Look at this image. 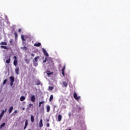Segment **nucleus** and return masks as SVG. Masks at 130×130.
Listing matches in <instances>:
<instances>
[{
    "mask_svg": "<svg viewBox=\"0 0 130 130\" xmlns=\"http://www.w3.org/2000/svg\"><path fill=\"white\" fill-rule=\"evenodd\" d=\"M61 118H62V117L61 116V115H58V121H61Z\"/></svg>",
    "mask_w": 130,
    "mask_h": 130,
    "instance_id": "nucleus-14",
    "label": "nucleus"
},
{
    "mask_svg": "<svg viewBox=\"0 0 130 130\" xmlns=\"http://www.w3.org/2000/svg\"><path fill=\"white\" fill-rule=\"evenodd\" d=\"M21 38L22 41H26V40L25 39V38H24V35H22L21 36Z\"/></svg>",
    "mask_w": 130,
    "mask_h": 130,
    "instance_id": "nucleus-21",
    "label": "nucleus"
},
{
    "mask_svg": "<svg viewBox=\"0 0 130 130\" xmlns=\"http://www.w3.org/2000/svg\"><path fill=\"white\" fill-rule=\"evenodd\" d=\"M53 73L52 72H50V71H48L47 72V75L48 76H50V75H52Z\"/></svg>",
    "mask_w": 130,
    "mask_h": 130,
    "instance_id": "nucleus-30",
    "label": "nucleus"
},
{
    "mask_svg": "<svg viewBox=\"0 0 130 130\" xmlns=\"http://www.w3.org/2000/svg\"><path fill=\"white\" fill-rule=\"evenodd\" d=\"M29 108H31V106H33V104H30L29 105Z\"/></svg>",
    "mask_w": 130,
    "mask_h": 130,
    "instance_id": "nucleus-37",
    "label": "nucleus"
},
{
    "mask_svg": "<svg viewBox=\"0 0 130 130\" xmlns=\"http://www.w3.org/2000/svg\"><path fill=\"white\" fill-rule=\"evenodd\" d=\"M4 114H5V110H2L1 114H0V120L2 119V117L4 116Z\"/></svg>",
    "mask_w": 130,
    "mask_h": 130,
    "instance_id": "nucleus-7",
    "label": "nucleus"
},
{
    "mask_svg": "<svg viewBox=\"0 0 130 130\" xmlns=\"http://www.w3.org/2000/svg\"><path fill=\"white\" fill-rule=\"evenodd\" d=\"M41 83V82H40V80H36V85H37V86H39V85H40Z\"/></svg>",
    "mask_w": 130,
    "mask_h": 130,
    "instance_id": "nucleus-12",
    "label": "nucleus"
},
{
    "mask_svg": "<svg viewBox=\"0 0 130 130\" xmlns=\"http://www.w3.org/2000/svg\"><path fill=\"white\" fill-rule=\"evenodd\" d=\"M53 99V95L51 94L50 96L49 101H51Z\"/></svg>",
    "mask_w": 130,
    "mask_h": 130,
    "instance_id": "nucleus-28",
    "label": "nucleus"
},
{
    "mask_svg": "<svg viewBox=\"0 0 130 130\" xmlns=\"http://www.w3.org/2000/svg\"><path fill=\"white\" fill-rule=\"evenodd\" d=\"M54 88V87L53 86H49L48 90L51 91L52 90H53Z\"/></svg>",
    "mask_w": 130,
    "mask_h": 130,
    "instance_id": "nucleus-23",
    "label": "nucleus"
},
{
    "mask_svg": "<svg viewBox=\"0 0 130 130\" xmlns=\"http://www.w3.org/2000/svg\"><path fill=\"white\" fill-rule=\"evenodd\" d=\"M8 82V79H5L3 82V85H6V83Z\"/></svg>",
    "mask_w": 130,
    "mask_h": 130,
    "instance_id": "nucleus-32",
    "label": "nucleus"
},
{
    "mask_svg": "<svg viewBox=\"0 0 130 130\" xmlns=\"http://www.w3.org/2000/svg\"><path fill=\"white\" fill-rule=\"evenodd\" d=\"M32 61L34 67H37L38 66V63H37V62L35 61V60H32Z\"/></svg>",
    "mask_w": 130,
    "mask_h": 130,
    "instance_id": "nucleus-15",
    "label": "nucleus"
},
{
    "mask_svg": "<svg viewBox=\"0 0 130 130\" xmlns=\"http://www.w3.org/2000/svg\"><path fill=\"white\" fill-rule=\"evenodd\" d=\"M9 42L11 44H12V43H13V40L11 39Z\"/></svg>",
    "mask_w": 130,
    "mask_h": 130,
    "instance_id": "nucleus-36",
    "label": "nucleus"
},
{
    "mask_svg": "<svg viewBox=\"0 0 130 130\" xmlns=\"http://www.w3.org/2000/svg\"><path fill=\"white\" fill-rule=\"evenodd\" d=\"M38 59H39V56H37V57H35V58L33 60L36 61V62H37V61H38Z\"/></svg>",
    "mask_w": 130,
    "mask_h": 130,
    "instance_id": "nucleus-18",
    "label": "nucleus"
},
{
    "mask_svg": "<svg viewBox=\"0 0 130 130\" xmlns=\"http://www.w3.org/2000/svg\"><path fill=\"white\" fill-rule=\"evenodd\" d=\"M47 121H49V119L47 120Z\"/></svg>",
    "mask_w": 130,
    "mask_h": 130,
    "instance_id": "nucleus-43",
    "label": "nucleus"
},
{
    "mask_svg": "<svg viewBox=\"0 0 130 130\" xmlns=\"http://www.w3.org/2000/svg\"><path fill=\"white\" fill-rule=\"evenodd\" d=\"M64 70H66V66H63V68L61 70L62 75L64 77Z\"/></svg>",
    "mask_w": 130,
    "mask_h": 130,
    "instance_id": "nucleus-8",
    "label": "nucleus"
},
{
    "mask_svg": "<svg viewBox=\"0 0 130 130\" xmlns=\"http://www.w3.org/2000/svg\"><path fill=\"white\" fill-rule=\"evenodd\" d=\"M5 125H6V123H3L1 125V128H2V127H3V126H5Z\"/></svg>",
    "mask_w": 130,
    "mask_h": 130,
    "instance_id": "nucleus-31",
    "label": "nucleus"
},
{
    "mask_svg": "<svg viewBox=\"0 0 130 130\" xmlns=\"http://www.w3.org/2000/svg\"><path fill=\"white\" fill-rule=\"evenodd\" d=\"M18 32H19V33H21V32H22V29H21V28H19V29H18Z\"/></svg>",
    "mask_w": 130,
    "mask_h": 130,
    "instance_id": "nucleus-35",
    "label": "nucleus"
},
{
    "mask_svg": "<svg viewBox=\"0 0 130 130\" xmlns=\"http://www.w3.org/2000/svg\"><path fill=\"white\" fill-rule=\"evenodd\" d=\"M63 87H64L65 88H67L68 87V83L67 82L63 81L62 82Z\"/></svg>",
    "mask_w": 130,
    "mask_h": 130,
    "instance_id": "nucleus-9",
    "label": "nucleus"
},
{
    "mask_svg": "<svg viewBox=\"0 0 130 130\" xmlns=\"http://www.w3.org/2000/svg\"><path fill=\"white\" fill-rule=\"evenodd\" d=\"M1 48H4V49H7V50L9 49L8 47L5 46H1Z\"/></svg>",
    "mask_w": 130,
    "mask_h": 130,
    "instance_id": "nucleus-22",
    "label": "nucleus"
},
{
    "mask_svg": "<svg viewBox=\"0 0 130 130\" xmlns=\"http://www.w3.org/2000/svg\"><path fill=\"white\" fill-rule=\"evenodd\" d=\"M10 82L14 83L15 82V77L13 76L10 77Z\"/></svg>",
    "mask_w": 130,
    "mask_h": 130,
    "instance_id": "nucleus-10",
    "label": "nucleus"
},
{
    "mask_svg": "<svg viewBox=\"0 0 130 130\" xmlns=\"http://www.w3.org/2000/svg\"><path fill=\"white\" fill-rule=\"evenodd\" d=\"M34 46H36L37 47H39L41 45V43H35L34 44Z\"/></svg>",
    "mask_w": 130,
    "mask_h": 130,
    "instance_id": "nucleus-13",
    "label": "nucleus"
},
{
    "mask_svg": "<svg viewBox=\"0 0 130 130\" xmlns=\"http://www.w3.org/2000/svg\"><path fill=\"white\" fill-rule=\"evenodd\" d=\"M50 111V106L49 105L47 106V112H49Z\"/></svg>",
    "mask_w": 130,
    "mask_h": 130,
    "instance_id": "nucleus-19",
    "label": "nucleus"
},
{
    "mask_svg": "<svg viewBox=\"0 0 130 130\" xmlns=\"http://www.w3.org/2000/svg\"><path fill=\"white\" fill-rule=\"evenodd\" d=\"M13 58H14L13 64L14 66H15V67H17V66H18V60H17V56H14Z\"/></svg>",
    "mask_w": 130,
    "mask_h": 130,
    "instance_id": "nucleus-2",
    "label": "nucleus"
},
{
    "mask_svg": "<svg viewBox=\"0 0 130 130\" xmlns=\"http://www.w3.org/2000/svg\"><path fill=\"white\" fill-rule=\"evenodd\" d=\"M13 84H14V82H11V83H10V85H11V86H13Z\"/></svg>",
    "mask_w": 130,
    "mask_h": 130,
    "instance_id": "nucleus-40",
    "label": "nucleus"
},
{
    "mask_svg": "<svg viewBox=\"0 0 130 130\" xmlns=\"http://www.w3.org/2000/svg\"><path fill=\"white\" fill-rule=\"evenodd\" d=\"M1 45H8V43H7V42H2L0 43Z\"/></svg>",
    "mask_w": 130,
    "mask_h": 130,
    "instance_id": "nucleus-16",
    "label": "nucleus"
},
{
    "mask_svg": "<svg viewBox=\"0 0 130 130\" xmlns=\"http://www.w3.org/2000/svg\"><path fill=\"white\" fill-rule=\"evenodd\" d=\"M43 52L44 55H45L46 56H48V53H47V52H46V50L44 49V48H43Z\"/></svg>",
    "mask_w": 130,
    "mask_h": 130,
    "instance_id": "nucleus-6",
    "label": "nucleus"
},
{
    "mask_svg": "<svg viewBox=\"0 0 130 130\" xmlns=\"http://www.w3.org/2000/svg\"><path fill=\"white\" fill-rule=\"evenodd\" d=\"M47 127H49V126H50L49 123H47Z\"/></svg>",
    "mask_w": 130,
    "mask_h": 130,
    "instance_id": "nucleus-39",
    "label": "nucleus"
},
{
    "mask_svg": "<svg viewBox=\"0 0 130 130\" xmlns=\"http://www.w3.org/2000/svg\"><path fill=\"white\" fill-rule=\"evenodd\" d=\"M39 127H42L43 126V120L41 119L39 123Z\"/></svg>",
    "mask_w": 130,
    "mask_h": 130,
    "instance_id": "nucleus-4",
    "label": "nucleus"
},
{
    "mask_svg": "<svg viewBox=\"0 0 130 130\" xmlns=\"http://www.w3.org/2000/svg\"><path fill=\"white\" fill-rule=\"evenodd\" d=\"M6 111H7V109H6Z\"/></svg>",
    "mask_w": 130,
    "mask_h": 130,
    "instance_id": "nucleus-46",
    "label": "nucleus"
},
{
    "mask_svg": "<svg viewBox=\"0 0 130 130\" xmlns=\"http://www.w3.org/2000/svg\"><path fill=\"white\" fill-rule=\"evenodd\" d=\"M7 63H10L11 62V58H9V59L6 60Z\"/></svg>",
    "mask_w": 130,
    "mask_h": 130,
    "instance_id": "nucleus-29",
    "label": "nucleus"
},
{
    "mask_svg": "<svg viewBox=\"0 0 130 130\" xmlns=\"http://www.w3.org/2000/svg\"><path fill=\"white\" fill-rule=\"evenodd\" d=\"M36 99V98H35V95H31V96L30 97V101H31V102H35Z\"/></svg>",
    "mask_w": 130,
    "mask_h": 130,
    "instance_id": "nucleus-5",
    "label": "nucleus"
},
{
    "mask_svg": "<svg viewBox=\"0 0 130 130\" xmlns=\"http://www.w3.org/2000/svg\"><path fill=\"white\" fill-rule=\"evenodd\" d=\"M81 109H82V108H81V107H77V109H76V111H78V112H79V111H81Z\"/></svg>",
    "mask_w": 130,
    "mask_h": 130,
    "instance_id": "nucleus-26",
    "label": "nucleus"
},
{
    "mask_svg": "<svg viewBox=\"0 0 130 130\" xmlns=\"http://www.w3.org/2000/svg\"><path fill=\"white\" fill-rule=\"evenodd\" d=\"M13 108H14V107H11L10 108V109H9V113H12V111H13Z\"/></svg>",
    "mask_w": 130,
    "mask_h": 130,
    "instance_id": "nucleus-17",
    "label": "nucleus"
},
{
    "mask_svg": "<svg viewBox=\"0 0 130 130\" xmlns=\"http://www.w3.org/2000/svg\"><path fill=\"white\" fill-rule=\"evenodd\" d=\"M23 44H25V43H23Z\"/></svg>",
    "mask_w": 130,
    "mask_h": 130,
    "instance_id": "nucleus-45",
    "label": "nucleus"
},
{
    "mask_svg": "<svg viewBox=\"0 0 130 130\" xmlns=\"http://www.w3.org/2000/svg\"><path fill=\"white\" fill-rule=\"evenodd\" d=\"M20 101H21V102L24 101V100H25V97L23 96L20 97Z\"/></svg>",
    "mask_w": 130,
    "mask_h": 130,
    "instance_id": "nucleus-24",
    "label": "nucleus"
},
{
    "mask_svg": "<svg viewBox=\"0 0 130 130\" xmlns=\"http://www.w3.org/2000/svg\"><path fill=\"white\" fill-rule=\"evenodd\" d=\"M69 116H71V114H69Z\"/></svg>",
    "mask_w": 130,
    "mask_h": 130,
    "instance_id": "nucleus-44",
    "label": "nucleus"
},
{
    "mask_svg": "<svg viewBox=\"0 0 130 130\" xmlns=\"http://www.w3.org/2000/svg\"><path fill=\"white\" fill-rule=\"evenodd\" d=\"M73 97L74 99H75V100H76L77 101H78V100H80V99H81V96H78V94H77L76 92L74 93Z\"/></svg>",
    "mask_w": 130,
    "mask_h": 130,
    "instance_id": "nucleus-1",
    "label": "nucleus"
},
{
    "mask_svg": "<svg viewBox=\"0 0 130 130\" xmlns=\"http://www.w3.org/2000/svg\"><path fill=\"white\" fill-rule=\"evenodd\" d=\"M30 120L31 121V122H34V116L33 115H31V117H30Z\"/></svg>",
    "mask_w": 130,
    "mask_h": 130,
    "instance_id": "nucleus-20",
    "label": "nucleus"
},
{
    "mask_svg": "<svg viewBox=\"0 0 130 130\" xmlns=\"http://www.w3.org/2000/svg\"><path fill=\"white\" fill-rule=\"evenodd\" d=\"M14 113L15 114H16L18 113V111L17 110H15V111H14Z\"/></svg>",
    "mask_w": 130,
    "mask_h": 130,
    "instance_id": "nucleus-38",
    "label": "nucleus"
},
{
    "mask_svg": "<svg viewBox=\"0 0 130 130\" xmlns=\"http://www.w3.org/2000/svg\"><path fill=\"white\" fill-rule=\"evenodd\" d=\"M22 110H25V108H23Z\"/></svg>",
    "mask_w": 130,
    "mask_h": 130,
    "instance_id": "nucleus-42",
    "label": "nucleus"
},
{
    "mask_svg": "<svg viewBox=\"0 0 130 130\" xmlns=\"http://www.w3.org/2000/svg\"><path fill=\"white\" fill-rule=\"evenodd\" d=\"M44 103V101H42L39 103V107H41V105Z\"/></svg>",
    "mask_w": 130,
    "mask_h": 130,
    "instance_id": "nucleus-27",
    "label": "nucleus"
},
{
    "mask_svg": "<svg viewBox=\"0 0 130 130\" xmlns=\"http://www.w3.org/2000/svg\"><path fill=\"white\" fill-rule=\"evenodd\" d=\"M22 49H23V50H27V48L26 47H22Z\"/></svg>",
    "mask_w": 130,
    "mask_h": 130,
    "instance_id": "nucleus-33",
    "label": "nucleus"
},
{
    "mask_svg": "<svg viewBox=\"0 0 130 130\" xmlns=\"http://www.w3.org/2000/svg\"><path fill=\"white\" fill-rule=\"evenodd\" d=\"M46 60H47V57H46L45 58V60H43L44 63H45V62H46Z\"/></svg>",
    "mask_w": 130,
    "mask_h": 130,
    "instance_id": "nucleus-34",
    "label": "nucleus"
},
{
    "mask_svg": "<svg viewBox=\"0 0 130 130\" xmlns=\"http://www.w3.org/2000/svg\"><path fill=\"white\" fill-rule=\"evenodd\" d=\"M31 56H34V54H31Z\"/></svg>",
    "mask_w": 130,
    "mask_h": 130,
    "instance_id": "nucleus-41",
    "label": "nucleus"
},
{
    "mask_svg": "<svg viewBox=\"0 0 130 130\" xmlns=\"http://www.w3.org/2000/svg\"><path fill=\"white\" fill-rule=\"evenodd\" d=\"M27 125H28V120L26 119L24 129H26V128L27 127Z\"/></svg>",
    "mask_w": 130,
    "mask_h": 130,
    "instance_id": "nucleus-11",
    "label": "nucleus"
},
{
    "mask_svg": "<svg viewBox=\"0 0 130 130\" xmlns=\"http://www.w3.org/2000/svg\"><path fill=\"white\" fill-rule=\"evenodd\" d=\"M15 72L16 75H20V68H19V67H16L15 68Z\"/></svg>",
    "mask_w": 130,
    "mask_h": 130,
    "instance_id": "nucleus-3",
    "label": "nucleus"
},
{
    "mask_svg": "<svg viewBox=\"0 0 130 130\" xmlns=\"http://www.w3.org/2000/svg\"><path fill=\"white\" fill-rule=\"evenodd\" d=\"M15 39H18V34L16 32H14Z\"/></svg>",
    "mask_w": 130,
    "mask_h": 130,
    "instance_id": "nucleus-25",
    "label": "nucleus"
}]
</instances>
